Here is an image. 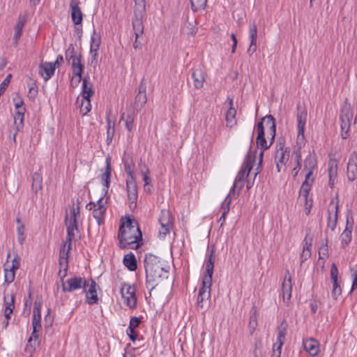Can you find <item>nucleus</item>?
<instances>
[{
    "mask_svg": "<svg viewBox=\"0 0 357 357\" xmlns=\"http://www.w3.org/2000/svg\"><path fill=\"white\" fill-rule=\"evenodd\" d=\"M257 137L256 143L257 146L261 149L259 153V162L257 168V172L255 174V178L259 173V169L262 162L264 151L268 149L273 142L275 136L276 125L275 119L271 115H267L261 119L257 125Z\"/></svg>",
    "mask_w": 357,
    "mask_h": 357,
    "instance_id": "nucleus-1",
    "label": "nucleus"
},
{
    "mask_svg": "<svg viewBox=\"0 0 357 357\" xmlns=\"http://www.w3.org/2000/svg\"><path fill=\"white\" fill-rule=\"evenodd\" d=\"M118 238L119 247L122 249H137L139 246L142 233L135 221L127 218L120 226Z\"/></svg>",
    "mask_w": 357,
    "mask_h": 357,
    "instance_id": "nucleus-2",
    "label": "nucleus"
},
{
    "mask_svg": "<svg viewBox=\"0 0 357 357\" xmlns=\"http://www.w3.org/2000/svg\"><path fill=\"white\" fill-rule=\"evenodd\" d=\"M146 271V285L150 292L158 285L162 278H167L168 271L162 267L158 257L149 255L144 259Z\"/></svg>",
    "mask_w": 357,
    "mask_h": 357,
    "instance_id": "nucleus-3",
    "label": "nucleus"
},
{
    "mask_svg": "<svg viewBox=\"0 0 357 357\" xmlns=\"http://www.w3.org/2000/svg\"><path fill=\"white\" fill-rule=\"evenodd\" d=\"M79 204V202H77ZM79 215V206H75L73 204L69 213H66L65 217V224L67 230V236L61 248H65L66 252L71 250L72 241L75 238L76 234L79 233L77 218Z\"/></svg>",
    "mask_w": 357,
    "mask_h": 357,
    "instance_id": "nucleus-4",
    "label": "nucleus"
},
{
    "mask_svg": "<svg viewBox=\"0 0 357 357\" xmlns=\"http://www.w3.org/2000/svg\"><path fill=\"white\" fill-rule=\"evenodd\" d=\"M317 167V160L314 155L309 154L304 161L303 170L306 172L305 178L300 190V197L307 202L308 192L314 181L312 178L313 171Z\"/></svg>",
    "mask_w": 357,
    "mask_h": 357,
    "instance_id": "nucleus-5",
    "label": "nucleus"
},
{
    "mask_svg": "<svg viewBox=\"0 0 357 357\" xmlns=\"http://www.w3.org/2000/svg\"><path fill=\"white\" fill-rule=\"evenodd\" d=\"M253 162L254 158L251 155H248L245 160V162H243L240 171L238 172L236 176L234 185L230 190V195L231 192L234 193L235 189L236 188H238L239 190L241 189L243 183H241L239 186L238 183L243 182L245 180V178L248 176L250 170L252 168Z\"/></svg>",
    "mask_w": 357,
    "mask_h": 357,
    "instance_id": "nucleus-6",
    "label": "nucleus"
},
{
    "mask_svg": "<svg viewBox=\"0 0 357 357\" xmlns=\"http://www.w3.org/2000/svg\"><path fill=\"white\" fill-rule=\"evenodd\" d=\"M307 112L305 105L298 104L297 105V128H298V136L297 140H303L305 139V128L307 121Z\"/></svg>",
    "mask_w": 357,
    "mask_h": 357,
    "instance_id": "nucleus-7",
    "label": "nucleus"
},
{
    "mask_svg": "<svg viewBox=\"0 0 357 357\" xmlns=\"http://www.w3.org/2000/svg\"><path fill=\"white\" fill-rule=\"evenodd\" d=\"M289 159V152L287 151L284 144L282 142L278 143L276 144L275 162L278 172L285 169V165Z\"/></svg>",
    "mask_w": 357,
    "mask_h": 357,
    "instance_id": "nucleus-8",
    "label": "nucleus"
},
{
    "mask_svg": "<svg viewBox=\"0 0 357 357\" xmlns=\"http://www.w3.org/2000/svg\"><path fill=\"white\" fill-rule=\"evenodd\" d=\"M121 294L125 304L130 308H135L137 305L135 288L128 284L124 283L121 288Z\"/></svg>",
    "mask_w": 357,
    "mask_h": 357,
    "instance_id": "nucleus-9",
    "label": "nucleus"
},
{
    "mask_svg": "<svg viewBox=\"0 0 357 357\" xmlns=\"http://www.w3.org/2000/svg\"><path fill=\"white\" fill-rule=\"evenodd\" d=\"M103 202V198L100 197L96 203L90 202L86 206L89 210L93 208V215L96 220L98 224L100 225L103 222L104 215L106 211V206Z\"/></svg>",
    "mask_w": 357,
    "mask_h": 357,
    "instance_id": "nucleus-10",
    "label": "nucleus"
},
{
    "mask_svg": "<svg viewBox=\"0 0 357 357\" xmlns=\"http://www.w3.org/2000/svg\"><path fill=\"white\" fill-rule=\"evenodd\" d=\"M86 283V280L84 278L74 276L63 282L61 284L62 289L64 292H71L79 289H84Z\"/></svg>",
    "mask_w": 357,
    "mask_h": 357,
    "instance_id": "nucleus-11",
    "label": "nucleus"
},
{
    "mask_svg": "<svg viewBox=\"0 0 357 357\" xmlns=\"http://www.w3.org/2000/svg\"><path fill=\"white\" fill-rule=\"evenodd\" d=\"M211 285L212 280L202 279V287L199 289L197 301L198 307L202 309L204 308V302L211 297Z\"/></svg>",
    "mask_w": 357,
    "mask_h": 357,
    "instance_id": "nucleus-12",
    "label": "nucleus"
},
{
    "mask_svg": "<svg viewBox=\"0 0 357 357\" xmlns=\"http://www.w3.org/2000/svg\"><path fill=\"white\" fill-rule=\"evenodd\" d=\"M15 308V295L13 294H4L3 296V313L5 316V327H7L11 314Z\"/></svg>",
    "mask_w": 357,
    "mask_h": 357,
    "instance_id": "nucleus-13",
    "label": "nucleus"
},
{
    "mask_svg": "<svg viewBox=\"0 0 357 357\" xmlns=\"http://www.w3.org/2000/svg\"><path fill=\"white\" fill-rule=\"evenodd\" d=\"M159 222L161 225V229L159 231V234L164 237L172 228V218L169 211L162 210L161 211Z\"/></svg>",
    "mask_w": 357,
    "mask_h": 357,
    "instance_id": "nucleus-14",
    "label": "nucleus"
},
{
    "mask_svg": "<svg viewBox=\"0 0 357 357\" xmlns=\"http://www.w3.org/2000/svg\"><path fill=\"white\" fill-rule=\"evenodd\" d=\"M70 252H66L65 248H61L59 250V275L61 278V284L64 282V278L67 275V271L68 269V254Z\"/></svg>",
    "mask_w": 357,
    "mask_h": 357,
    "instance_id": "nucleus-15",
    "label": "nucleus"
},
{
    "mask_svg": "<svg viewBox=\"0 0 357 357\" xmlns=\"http://www.w3.org/2000/svg\"><path fill=\"white\" fill-rule=\"evenodd\" d=\"M83 289L86 294V302L89 305H93L98 302V298L96 293V283L94 280H91L90 282H86V286Z\"/></svg>",
    "mask_w": 357,
    "mask_h": 357,
    "instance_id": "nucleus-16",
    "label": "nucleus"
},
{
    "mask_svg": "<svg viewBox=\"0 0 357 357\" xmlns=\"http://www.w3.org/2000/svg\"><path fill=\"white\" fill-rule=\"evenodd\" d=\"M347 176L349 181H354L357 178V153L352 152L349 158L347 163Z\"/></svg>",
    "mask_w": 357,
    "mask_h": 357,
    "instance_id": "nucleus-17",
    "label": "nucleus"
},
{
    "mask_svg": "<svg viewBox=\"0 0 357 357\" xmlns=\"http://www.w3.org/2000/svg\"><path fill=\"white\" fill-rule=\"evenodd\" d=\"M55 69L52 62H44L39 66L38 73L45 81H47L54 74Z\"/></svg>",
    "mask_w": 357,
    "mask_h": 357,
    "instance_id": "nucleus-18",
    "label": "nucleus"
},
{
    "mask_svg": "<svg viewBox=\"0 0 357 357\" xmlns=\"http://www.w3.org/2000/svg\"><path fill=\"white\" fill-rule=\"evenodd\" d=\"M128 198L130 208H135L137 200V190L136 182L126 183Z\"/></svg>",
    "mask_w": 357,
    "mask_h": 357,
    "instance_id": "nucleus-19",
    "label": "nucleus"
},
{
    "mask_svg": "<svg viewBox=\"0 0 357 357\" xmlns=\"http://www.w3.org/2000/svg\"><path fill=\"white\" fill-rule=\"evenodd\" d=\"M139 168L142 175L143 176V181L144 182V190L147 192H151V178L149 176L150 170L148 166L143 162H140L139 163Z\"/></svg>",
    "mask_w": 357,
    "mask_h": 357,
    "instance_id": "nucleus-20",
    "label": "nucleus"
},
{
    "mask_svg": "<svg viewBox=\"0 0 357 357\" xmlns=\"http://www.w3.org/2000/svg\"><path fill=\"white\" fill-rule=\"evenodd\" d=\"M353 114L349 107H344L340 114L341 128L342 130H348L350 127L352 120Z\"/></svg>",
    "mask_w": 357,
    "mask_h": 357,
    "instance_id": "nucleus-21",
    "label": "nucleus"
},
{
    "mask_svg": "<svg viewBox=\"0 0 357 357\" xmlns=\"http://www.w3.org/2000/svg\"><path fill=\"white\" fill-rule=\"evenodd\" d=\"M227 100L229 101V107L226 113L225 120L227 122V126L232 128L236 124V110L233 107V99L228 98Z\"/></svg>",
    "mask_w": 357,
    "mask_h": 357,
    "instance_id": "nucleus-22",
    "label": "nucleus"
},
{
    "mask_svg": "<svg viewBox=\"0 0 357 357\" xmlns=\"http://www.w3.org/2000/svg\"><path fill=\"white\" fill-rule=\"evenodd\" d=\"M292 283L291 278L286 275L282 284V293L283 301L288 303L291 297Z\"/></svg>",
    "mask_w": 357,
    "mask_h": 357,
    "instance_id": "nucleus-23",
    "label": "nucleus"
},
{
    "mask_svg": "<svg viewBox=\"0 0 357 357\" xmlns=\"http://www.w3.org/2000/svg\"><path fill=\"white\" fill-rule=\"evenodd\" d=\"M312 243V236L308 234H306L304 239V245L303 251L301 254L300 258L301 263L306 261L311 256V246Z\"/></svg>",
    "mask_w": 357,
    "mask_h": 357,
    "instance_id": "nucleus-24",
    "label": "nucleus"
},
{
    "mask_svg": "<svg viewBox=\"0 0 357 357\" xmlns=\"http://www.w3.org/2000/svg\"><path fill=\"white\" fill-rule=\"evenodd\" d=\"M250 44L248 49V54L251 56L257 50V26L255 24L250 26Z\"/></svg>",
    "mask_w": 357,
    "mask_h": 357,
    "instance_id": "nucleus-25",
    "label": "nucleus"
},
{
    "mask_svg": "<svg viewBox=\"0 0 357 357\" xmlns=\"http://www.w3.org/2000/svg\"><path fill=\"white\" fill-rule=\"evenodd\" d=\"M305 350L311 356H317L319 351V344L314 339H307L303 341Z\"/></svg>",
    "mask_w": 357,
    "mask_h": 357,
    "instance_id": "nucleus-26",
    "label": "nucleus"
},
{
    "mask_svg": "<svg viewBox=\"0 0 357 357\" xmlns=\"http://www.w3.org/2000/svg\"><path fill=\"white\" fill-rule=\"evenodd\" d=\"M192 78L196 89L202 88L205 82V73L201 68H197L193 70Z\"/></svg>",
    "mask_w": 357,
    "mask_h": 357,
    "instance_id": "nucleus-27",
    "label": "nucleus"
},
{
    "mask_svg": "<svg viewBox=\"0 0 357 357\" xmlns=\"http://www.w3.org/2000/svg\"><path fill=\"white\" fill-rule=\"evenodd\" d=\"M78 1L77 0H71L70 8H71V17L73 22H82V13L78 6Z\"/></svg>",
    "mask_w": 357,
    "mask_h": 357,
    "instance_id": "nucleus-28",
    "label": "nucleus"
},
{
    "mask_svg": "<svg viewBox=\"0 0 357 357\" xmlns=\"http://www.w3.org/2000/svg\"><path fill=\"white\" fill-rule=\"evenodd\" d=\"M147 97L146 94V87L141 84L139 88V92L135 97V107L136 109H141L146 103Z\"/></svg>",
    "mask_w": 357,
    "mask_h": 357,
    "instance_id": "nucleus-29",
    "label": "nucleus"
},
{
    "mask_svg": "<svg viewBox=\"0 0 357 357\" xmlns=\"http://www.w3.org/2000/svg\"><path fill=\"white\" fill-rule=\"evenodd\" d=\"M110 162H111L110 158L107 157L106 158L105 171L101 175V180L102 182V185L106 188L105 190V193L107 192V188H109V183H110V177H111V172H112Z\"/></svg>",
    "mask_w": 357,
    "mask_h": 357,
    "instance_id": "nucleus-30",
    "label": "nucleus"
},
{
    "mask_svg": "<svg viewBox=\"0 0 357 357\" xmlns=\"http://www.w3.org/2000/svg\"><path fill=\"white\" fill-rule=\"evenodd\" d=\"M100 45V38L93 36L91 38V51L90 54L91 56V64H97L98 51Z\"/></svg>",
    "mask_w": 357,
    "mask_h": 357,
    "instance_id": "nucleus-31",
    "label": "nucleus"
},
{
    "mask_svg": "<svg viewBox=\"0 0 357 357\" xmlns=\"http://www.w3.org/2000/svg\"><path fill=\"white\" fill-rule=\"evenodd\" d=\"M82 93L83 99H89L94 93L93 85L87 77L82 79Z\"/></svg>",
    "mask_w": 357,
    "mask_h": 357,
    "instance_id": "nucleus-32",
    "label": "nucleus"
},
{
    "mask_svg": "<svg viewBox=\"0 0 357 357\" xmlns=\"http://www.w3.org/2000/svg\"><path fill=\"white\" fill-rule=\"evenodd\" d=\"M352 224L349 225V217L347 218L346 228L341 234V243L342 246L347 245L351 241Z\"/></svg>",
    "mask_w": 357,
    "mask_h": 357,
    "instance_id": "nucleus-33",
    "label": "nucleus"
},
{
    "mask_svg": "<svg viewBox=\"0 0 357 357\" xmlns=\"http://www.w3.org/2000/svg\"><path fill=\"white\" fill-rule=\"evenodd\" d=\"M72 67V73L73 75H79L82 74L84 68V63L82 62V55L77 58H74L73 61L70 62Z\"/></svg>",
    "mask_w": 357,
    "mask_h": 357,
    "instance_id": "nucleus-34",
    "label": "nucleus"
},
{
    "mask_svg": "<svg viewBox=\"0 0 357 357\" xmlns=\"http://www.w3.org/2000/svg\"><path fill=\"white\" fill-rule=\"evenodd\" d=\"M214 261L215 256L213 255V252L212 251L209 256L208 260L206 264V273L203 277V279H208L212 280L214 268Z\"/></svg>",
    "mask_w": 357,
    "mask_h": 357,
    "instance_id": "nucleus-35",
    "label": "nucleus"
},
{
    "mask_svg": "<svg viewBox=\"0 0 357 357\" xmlns=\"http://www.w3.org/2000/svg\"><path fill=\"white\" fill-rule=\"evenodd\" d=\"M287 323L282 321L278 328V337L275 344L283 345L287 335Z\"/></svg>",
    "mask_w": 357,
    "mask_h": 357,
    "instance_id": "nucleus-36",
    "label": "nucleus"
},
{
    "mask_svg": "<svg viewBox=\"0 0 357 357\" xmlns=\"http://www.w3.org/2000/svg\"><path fill=\"white\" fill-rule=\"evenodd\" d=\"M134 167L135 165L132 161L126 160L124 162V168L127 174L126 183H130V182H136L134 176Z\"/></svg>",
    "mask_w": 357,
    "mask_h": 357,
    "instance_id": "nucleus-37",
    "label": "nucleus"
},
{
    "mask_svg": "<svg viewBox=\"0 0 357 357\" xmlns=\"http://www.w3.org/2000/svg\"><path fill=\"white\" fill-rule=\"evenodd\" d=\"M123 264L131 271H135L137 268V260L132 252L124 256Z\"/></svg>",
    "mask_w": 357,
    "mask_h": 357,
    "instance_id": "nucleus-38",
    "label": "nucleus"
},
{
    "mask_svg": "<svg viewBox=\"0 0 357 357\" xmlns=\"http://www.w3.org/2000/svg\"><path fill=\"white\" fill-rule=\"evenodd\" d=\"M43 188V178L42 176L37 172H35L32 176V190L36 193L38 190H40Z\"/></svg>",
    "mask_w": 357,
    "mask_h": 357,
    "instance_id": "nucleus-39",
    "label": "nucleus"
},
{
    "mask_svg": "<svg viewBox=\"0 0 357 357\" xmlns=\"http://www.w3.org/2000/svg\"><path fill=\"white\" fill-rule=\"evenodd\" d=\"M334 208H335V213L333 215H332L331 211L328 210V218L327 227L331 229V231H334L336 227L338 206L337 205L334 206Z\"/></svg>",
    "mask_w": 357,
    "mask_h": 357,
    "instance_id": "nucleus-40",
    "label": "nucleus"
},
{
    "mask_svg": "<svg viewBox=\"0 0 357 357\" xmlns=\"http://www.w3.org/2000/svg\"><path fill=\"white\" fill-rule=\"evenodd\" d=\"M81 54L75 50V46L73 44H70L68 49L66 50L65 56L68 63L74 59L77 58Z\"/></svg>",
    "mask_w": 357,
    "mask_h": 357,
    "instance_id": "nucleus-41",
    "label": "nucleus"
},
{
    "mask_svg": "<svg viewBox=\"0 0 357 357\" xmlns=\"http://www.w3.org/2000/svg\"><path fill=\"white\" fill-rule=\"evenodd\" d=\"M136 5H137V8L135 10V15L136 17V21L139 22L142 21V12L144 10L145 5L144 0H135Z\"/></svg>",
    "mask_w": 357,
    "mask_h": 357,
    "instance_id": "nucleus-42",
    "label": "nucleus"
},
{
    "mask_svg": "<svg viewBox=\"0 0 357 357\" xmlns=\"http://www.w3.org/2000/svg\"><path fill=\"white\" fill-rule=\"evenodd\" d=\"M107 144H109L112 142V139L114 135V121H112L109 116H107Z\"/></svg>",
    "mask_w": 357,
    "mask_h": 357,
    "instance_id": "nucleus-43",
    "label": "nucleus"
},
{
    "mask_svg": "<svg viewBox=\"0 0 357 357\" xmlns=\"http://www.w3.org/2000/svg\"><path fill=\"white\" fill-rule=\"evenodd\" d=\"M29 92L28 97L29 99L33 100L38 94V86L36 82L32 79H29L28 82Z\"/></svg>",
    "mask_w": 357,
    "mask_h": 357,
    "instance_id": "nucleus-44",
    "label": "nucleus"
},
{
    "mask_svg": "<svg viewBox=\"0 0 357 357\" xmlns=\"http://www.w3.org/2000/svg\"><path fill=\"white\" fill-rule=\"evenodd\" d=\"M337 161L331 159L328 162V175L331 178H336L337 173Z\"/></svg>",
    "mask_w": 357,
    "mask_h": 357,
    "instance_id": "nucleus-45",
    "label": "nucleus"
},
{
    "mask_svg": "<svg viewBox=\"0 0 357 357\" xmlns=\"http://www.w3.org/2000/svg\"><path fill=\"white\" fill-rule=\"evenodd\" d=\"M231 202V198L230 197V194H229L227 197L225 198L223 204H222V208L223 212L222 214V216L220 218L219 221H225V215L229 213V205Z\"/></svg>",
    "mask_w": 357,
    "mask_h": 357,
    "instance_id": "nucleus-46",
    "label": "nucleus"
},
{
    "mask_svg": "<svg viewBox=\"0 0 357 357\" xmlns=\"http://www.w3.org/2000/svg\"><path fill=\"white\" fill-rule=\"evenodd\" d=\"M15 271L13 269H8V268H4V282L7 284H10L15 280Z\"/></svg>",
    "mask_w": 357,
    "mask_h": 357,
    "instance_id": "nucleus-47",
    "label": "nucleus"
},
{
    "mask_svg": "<svg viewBox=\"0 0 357 357\" xmlns=\"http://www.w3.org/2000/svg\"><path fill=\"white\" fill-rule=\"evenodd\" d=\"M207 0H190L192 10L203 9L206 6Z\"/></svg>",
    "mask_w": 357,
    "mask_h": 357,
    "instance_id": "nucleus-48",
    "label": "nucleus"
},
{
    "mask_svg": "<svg viewBox=\"0 0 357 357\" xmlns=\"http://www.w3.org/2000/svg\"><path fill=\"white\" fill-rule=\"evenodd\" d=\"M25 227L24 225H17V234L18 243L22 245L24 244L25 241Z\"/></svg>",
    "mask_w": 357,
    "mask_h": 357,
    "instance_id": "nucleus-49",
    "label": "nucleus"
},
{
    "mask_svg": "<svg viewBox=\"0 0 357 357\" xmlns=\"http://www.w3.org/2000/svg\"><path fill=\"white\" fill-rule=\"evenodd\" d=\"M23 25L24 24H17L15 26V36L13 40L15 45L17 44L18 40L21 36Z\"/></svg>",
    "mask_w": 357,
    "mask_h": 357,
    "instance_id": "nucleus-50",
    "label": "nucleus"
},
{
    "mask_svg": "<svg viewBox=\"0 0 357 357\" xmlns=\"http://www.w3.org/2000/svg\"><path fill=\"white\" fill-rule=\"evenodd\" d=\"M342 289L338 282H333V289H332V296L334 299H337V297L341 294Z\"/></svg>",
    "mask_w": 357,
    "mask_h": 357,
    "instance_id": "nucleus-51",
    "label": "nucleus"
},
{
    "mask_svg": "<svg viewBox=\"0 0 357 357\" xmlns=\"http://www.w3.org/2000/svg\"><path fill=\"white\" fill-rule=\"evenodd\" d=\"M84 101L82 102V104L80 105V110L83 113V114H87L89 112H90L91 109V105L90 103L89 99H84Z\"/></svg>",
    "mask_w": 357,
    "mask_h": 357,
    "instance_id": "nucleus-52",
    "label": "nucleus"
},
{
    "mask_svg": "<svg viewBox=\"0 0 357 357\" xmlns=\"http://www.w3.org/2000/svg\"><path fill=\"white\" fill-rule=\"evenodd\" d=\"M144 24H132L133 31L135 35L136 39L142 36L144 33Z\"/></svg>",
    "mask_w": 357,
    "mask_h": 357,
    "instance_id": "nucleus-53",
    "label": "nucleus"
},
{
    "mask_svg": "<svg viewBox=\"0 0 357 357\" xmlns=\"http://www.w3.org/2000/svg\"><path fill=\"white\" fill-rule=\"evenodd\" d=\"M197 24H188L187 26L182 28V30L186 32L187 34H195L197 32Z\"/></svg>",
    "mask_w": 357,
    "mask_h": 357,
    "instance_id": "nucleus-54",
    "label": "nucleus"
},
{
    "mask_svg": "<svg viewBox=\"0 0 357 357\" xmlns=\"http://www.w3.org/2000/svg\"><path fill=\"white\" fill-rule=\"evenodd\" d=\"M24 112H16L15 114V123L17 124V127L22 126L24 119Z\"/></svg>",
    "mask_w": 357,
    "mask_h": 357,
    "instance_id": "nucleus-55",
    "label": "nucleus"
},
{
    "mask_svg": "<svg viewBox=\"0 0 357 357\" xmlns=\"http://www.w3.org/2000/svg\"><path fill=\"white\" fill-rule=\"evenodd\" d=\"M41 307H42V303L40 301H36L34 302L33 317H41V314H40Z\"/></svg>",
    "mask_w": 357,
    "mask_h": 357,
    "instance_id": "nucleus-56",
    "label": "nucleus"
},
{
    "mask_svg": "<svg viewBox=\"0 0 357 357\" xmlns=\"http://www.w3.org/2000/svg\"><path fill=\"white\" fill-rule=\"evenodd\" d=\"M20 261H21V259L19 256H16L13 258V259L12 260V262H11V266H8V269H13V271H15L16 270H17L20 266Z\"/></svg>",
    "mask_w": 357,
    "mask_h": 357,
    "instance_id": "nucleus-57",
    "label": "nucleus"
},
{
    "mask_svg": "<svg viewBox=\"0 0 357 357\" xmlns=\"http://www.w3.org/2000/svg\"><path fill=\"white\" fill-rule=\"evenodd\" d=\"M141 321L139 317H133L130 320L128 330L135 329L139 325Z\"/></svg>",
    "mask_w": 357,
    "mask_h": 357,
    "instance_id": "nucleus-58",
    "label": "nucleus"
},
{
    "mask_svg": "<svg viewBox=\"0 0 357 357\" xmlns=\"http://www.w3.org/2000/svg\"><path fill=\"white\" fill-rule=\"evenodd\" d=\"M351 277L353 278L352 289L357 288V265L351 268Z\"/></svg>",
    "mask_w": 357,
    "mask_h": 357,
    "instance_id": "nucleus-59",
    "label": "nucleus"
},
{
    "mask_svg": "<svg viewBox=\"0 0 357 357\" xmlns=\"http://www.w3.org/2000/svg\"><path fill=\"white\" fill-rule=\"evenodd\" d=\"M338 270L335 264H333L331 268V277L333 282H338L337 280Z\"/></svg>",
    "mask_w": 357,
    "mask_h": 357,
    "instance_id": "nucleus-60",
    "label": "nucleus"
},
{
    "mask_svg": "<svg viewBox=\"0 0 357 357\" xmlns=\"http://www.w3.org/2000/svg\"><path fill=\"white\" fill-rule=\"evenodd\" d=\"M82 79V74H80L79 75H75L73 74L71 80H70V84L73 87H76L78 86L81 80Z\"/></svg>",
    "mask_w": 357,
    "mask_h": 357,
    "instance_id": "nucleus-61",
    "label": "nucleus"
},
{
    "mask_svg": "<svg viewBox=\"0 0 357 357\" xmlns=\"http://www.w3.org/2000/svg\"><path fill=\"white\" fill-rule=\"evenodd\" d=\"M13 100L15 101L16 112H25V108L23 107L24 102L22 99L18 98L17 100L14 99Z\"/></svg>",
    "mask_w": 357,
    "mask_h": 357,
    "instance_id": "nucleus-62",
    "label": "nucleus"
},
{
    "mask_svg": "<svg viewBox=\"0 0 357 357\" xmlns=\"http://www.w3.org/2000/svg\"><path fill=\"white\" fill-rule=\"evenodd\" d=\"M282 346V345H279V344L274 343L271 357H280Z\"/></svg>",
    "mask_w": 357,
    "mask_h": 357,
    "instance_id": "nucleus-63",
    "label": "nucleus"
},
{
    "mask_svg": "<svg viewBox=\"0 0 357 357\" xmlns=\"http://www.w3.org/2000/svg\"><path fill=\"white\" fill-rule=\"evenodd\" d=\"M11 77V74L8 75L7 77L4 79V80L0 84V91H5L6 89L7 88L10 82Z\"/></svg>",
    "mask_w": 357,
    "mask_h": 357,
    "instance_id": "nucleus-64",
    "label": "nucleus"
}]
</instances>
